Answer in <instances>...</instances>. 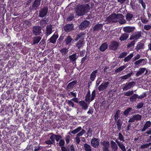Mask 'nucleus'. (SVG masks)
<instances>
[{"label":"nucleus","instance_id":"obj_5","mask_svg":"<svg viewBox=\"0 0 151 151\" xmlns=\"http://www.w3.org/2000/svg\"><path fill=\"white\" fill-rule=\"evenodd\" d=\"M101 145L103 146L102 151H108L109 150L110 144L109 142L108 141H104L100 142Z\"/></svg>","mask_w":151,"mask_h":151},{"label":"nucleus","instance_id":"obj_10","mask_svg":"<svg viewBox=\"0 0 151 151\" xmlns=\"http://www.w3.org/2000/svg\"><path fill=\"white\" fill-rule=\"evenodd\" d=\"M109 83L105 82L102 83L98 87V90L99 91H101L105 89L108 86Z\"/></svg>","mask_w":151,"mask_h":151},{"label":"nucleus","instance_id":"obj_57","mask_svg":"<svg viewBox=\"0 0 151 151\" xmlns=\"http://www.w3.org/2000/svg\"><path fill=\"white\" fill-rule=\"evenodd\" d=\"M144 29L146 30H149L151 28V25H145L144 27Z\"/></svg>","mask_w":151,"mask_h":151},{"label":"nucleus","instance_id":"obj_44","mask_svg":"<svg viewBox=\"0 0 151 151\" xmlns=\"http://www.w3.org/2000/svg\"><path fill=\"white\" fill-rule=\"evenodd\" d=\"M118 146L122 151H126L125 146L123 144L122 142H121Z\"/></svg>","mask_w":151,"mask_h":151},{"label":"nucleus","instance_id":"obj_49","mask_svg":"<svg viewBox=\"0 0 151 151\" xmlns=\"http://www.w3.org/2000/svg\"><path fill=\"white\" fill-rule=\"evenodd\" d=\"M49 135H51L50 137V139L51 140H52V141H53V142H55V134H53L52 133H51L49 134Z\"/></svg>","mask_w":151,"mask_h":151},{"label":"nucleus","instance_id":"obj_64","mask_svg":"<svg viewBox=\"0 0 151 151\" xmlns=\"http://www.w3.org/2000/svg\"><path fill=\"white\" fill-rule=\"evenodd\" d=\"M48 74L49 75L51 76H56L57 75V74H55V73L54 72V71L52 69V70L51 69H50Z\"/></svg>","mask_w":151,"mask_h":151},{"label":"nucleus","instance_id":"obj_45","mask_svg":"<svg viewBox=\"0 0 151 151\" xmlns=\"http://www.w3.org/2000/svg\"><path fill=\"white\" fill-rule=\"evenodd\" d=\"M14 88L16 90L19 91L22 88V86L20 84H16Z\"/></svg>","mask_w":151,"mask_h":151},{"label":"nucleus","instance_id":"obj_1","mask_svg":"<svg viewBox=\"0 0 151 151\" xmlns=\"http://www.w3.org/2000/svg\"><path fill=\"white\" fill-rule=\"evenodd\" d=\"M116 14L115 13L111 14L106 18L107 23H114L117 22Z\"/></svg>","mask_w":151,"mask_h":151},{"label":"nucleus","instance_id":"obj_63","mask_svg":"<svg viewBox=\"0 0 151 151\" xmlns=\"http://www.w3.org/2000/svg\"><path fill=\"white\" fill-rule=\"evenodd\" d=\"M84 35V33L83 32H81V33L78 34L77 35V38L76 39V40H77L80 38Z\"/></svg>","mask_w":151,"mask_h":151},{"label":"nucleus","instance_id":"obj_37","mask_svg":"<svg viewBox=\"0 0 151 151\" xmlns=\"http://www.w3.org/2000/svg\"><path fill=\"white\" fill-rule=\"evenodd\" d=\"M82 129V128L81 127H79L77 128L74 130L71 131V133L73 134H75Z\"/></svg>","mask_w":151,"mask_h":151},{"label":"nucleus","instance_id":"obj_42","mask_svg":"<svg viewBox=\"0 0 151 151\" xmlns=\"http://www.w3.org/2000/svg\"><path fill=\"white\" fill-rule=\"evenodd\" d=\"M118 139L121 141L124 142L125 140L124 139V137L121 132H119L118 134Z\"/></svg>","mask_w":151,"mask_h":151},{"label":"nucleus","instance_id":"obj_3","mask_svg":"<svg viewBox=\"0 0 151 151\" xmlns=\"http://www.w3.org/2000/svg\"><path fill=\"white\" fill-rule=\"evenodd\" d=\"M74 27V25L73 24H68L64 26V29L66 32L68 33L73 30Z\"/></svg>","mask_w":151,"mask_h":151},{"label":"nucleus","instance_id":"obj_53","mask_svg":"<svg viewBox=\"0 0 151 151\" xmlns=\"http://www.w3.org/2000/svg\"><path fill=\"white\" fill-rule=\"evenodd\" d=\"M141 20L142 23L143 24H146L148 22V20L146 18L143 17L141 18Z\"/></svg>","mask_w":151,"mask_h":151},{"label":"nucleus","instance_id":"obj_2","mask_svg":"<svg viewBox=\"0 0 151 151\" xmlns=\"http://www.w3.org/2000/svg\"><path fill=\"white\" fill-rule=\"evenodd\" d=\"M142 37V32L141 31L137 32L135 33H134L130 36L129 40H137Z\"/></svg>","mask_w":151,"mask_h":151},{"label":"nucleus","instance_id":"obj_20","mask_svg":"<svg viewBox=\"0 0 151 151\" xmlns=\"http://www.w3.org/2000/svg\"><path fill=\"white\" fill-rule=\"evenodd\" d=\"M108 45L106 42L103 43L100 47L99 50L101 52L105 51L108 47Z\"/></svg>","mask_w":151,"mask_h":151},{"label":"nucleus","instance_id":"obj_50","mask_svg":"<svg viewBox=\"0 0 151 151\" xmlns=\"http://www.w3.org/2000/svg\"><path fill=\"white\" fill-rule=\"evenodd\" d=\"M95 96L96 91L95 90H94L92 92L91 101H93L94 99Z\"/></svg>","mask_w":151,"mask_h":151},{"label":"nucleus","instance_id":"obj_8","mask_svg":"<svg viewBox=\"0 0 151 151\" xmlns=\"http://www.w3.org/2000/svg\"><path fill=\"white\" fill-rule=\"evenodd\" d=\"M119 46V43L117 41H113L111 43L110 45L109 46L110 49L115 50H116Z\"/></svg>","mask_w":151,"mask_h":151},{"label":"nucleus","instance_id":"obj_59","mask_svg":"<svg viewBox=\"0 0 151 151\" xmlns=\"http://www.w3.org/2000/svg\"><path fill=\"white\" fill-rule=\"evenodd\" d=\"M65 141L67 144H68L71 139V137L69 135H67L65 137Z\"/></svg>","mask_w":151,"mask_h":151},{"label":"nucleus","instance_id":"obj_54","mask_svg":"<svg viewBox=\"0 0 151 151\" xmlns=\"http://www.w3.org/2000/svg\"><path fill=\"white\" fill-rule=\"evenodd\" d=\"M147 96V94L145 93H143L142 94L140 95V96H139L138 95L137 98L138 99H142L144 98Z\"/></svg>","mask_w":151,"mask_h":151},{"label":"nucleus","instance_id":"obj_34","mask_svg":"<svg viewBox=\"0 0 151 151\" xmlns=\"http://www.w3.org/2000/svg\"><path fill=\"white\" fill-rule=\"evenodd\" d=\"M144 46V44L143 43H139L137 45L135 49L138 51L140 49H143V47Z\"/></svg>","mask_w":151,"mask_h":151},{"label":"nucleus","instance_id":"obj_31","mask_svg":"<svg viewBox=\"0 0 151 151\" xmlns=\"http://www.w3.org/2000/svg\"><path fill=\"white\" fill-rule=\"evenodd\" d=\"M138 94H134L129 98V100L131 102L135 101L138 97Z\"/></svg>","mask_w":151,"mask_h":151},{"label":"nucleus","instance_id":"obj_36","mask_svg":"<svg viewBox=\"0 0 151 151\" xmlns=\"http://www.w3.org/2000/svg\"><path fill=\"white\" fill-rule=\"evenodd\" d=\"M132 110V108L129 107L127 108L123 112L125 116H127L129 115V112H130Z\"/></svg>","mask_w":151,"mask_h":151},{"label":"nucleus","instance_id":"obj_13","mask_svg":"<svg viewBox=\"0 0 151 151\" xmlns=\"http://www.w3.org/2000/svg\"><path fill=\"white\" fill-rule=\"evenodd\" d=\"M13 91L12 90H7L6 92V94H5L6 99L7 100L12 99L14 96V93H13Z\"/></svg>","mask_w":151,"mask_h":151},{"label":"nucleus","instance_id":"obj_51","mask_svg":"<svg viewBox=\"0 0 151 151\" xmlns=\"http://www.w3.org/2000/svg\"><path fill=\"white\" fill-rule=\"evenodd\" d=\"M144 104V103L142 102L138 103L136 106L137 108L139 109L141 108L143 106Z\"/></svg>","mask_w":151,"mask_h":151},{"label":"nucleus","instance_id":"obj_48","mask_svg":"<svg viewBox=\"0 0 151 151\" xmlns=\"http://www.w3.org/2000/svg\"><path fill=\"white\" fill-rule=\"evenodd\" d=\"M72 101L71 99L68 100L67 103L69 106L73 107L74 106V103Z\"/></svg>","mask_w":151,"mask_h":151},{"label":"nucleus","instance_id":"obj_11","mask_svg":"<svg viewBox=\"0 0 151 151\" xmlns=\"http://www.w3.org/2000/svg\"><path fill=\"white\" fill-rule=\"evenodd\" d=\"M79 104L80 106L84 110H87L88 107V105L84 100L79 101Z\"/></svg>","mask_w":151,"mask_h":151},{"label":"nucleus","instance_id":"obj_56","mask_svg":"<svg viewBox=\"0 0 151 151\" xmlns=\"http://www.w3.org/2000/svg\"><path fill=\"white\" fill-rule=\"evenodd\" d=\"M151 144V143H149L143 145L141 146L140 148L142 149L148 148Z\"/></svg>","mask_w":151,"mask_h":151},{"label":"nucleus","instance_id":"obj_25","mask_svg":"<svg viewBox=\"0 0 151 151\" xmlns=\"http://www.w3.org/2000/svg\"><path fill=\"white\" fill-rule=\"evenodd\" d=\"M60 51L62 56H65L68 54V49L66 48H63L60 50Z\"/></svg>","mask_w":151,"mask_h":151},{"label":"nucleus","instance_id":"obj_23","mask_svg":"<svg viewBox=\"0 0 151 151\" xmlns=\"http://www.w3.org/2000/svg\"><path fill=\"white\" fill-rule=\"evenodd\" d=\"M135 83L134 82H129L123 88L124 91L127 90L130 88L133 84Z\"/></svg>","mask_w":151,"mask_h":151},{"label":"nucleus","instance_id":"obj_60","mask_svg":"<svg viewBox=\"0 0 151 151\" xmlns=\"http://www.w3.org/2000/svg\"><path fill=\"white\" fill-rule=\"evenodd\" d=\"M135 43V41L134 40L132 41L130 43H129L127 45L128 47H130L134 46Z\"/></svg>","mask_w":151,"mask_h":151},{"label":"nucleus","instance_id":"obj_17","mask_svg":"<svg viewBox=\"0 0 151 151\" xmlns=\"http://www.w3.org/2000/svg\"><path fill=\"white\" fill-rule=\"evenodd\" d=\"M151 125V122L149 121H147L144 126L143 128L141 129V131L143 132L147 129Z\"/></svg>","mask_w":151,"mask_h":151},{"label":"nucleus","instance_id":"obj_4","mask_svg":"<svg viewBox=\"0 0 151 151\" xmlns=\"http://www.w3.org/2000/svg\"><path fill=\"white\" fill-rule=\"evenodd\" d=\"M145 71V75H149L150 74V72L148 70L146 69L145 68H141L139 70L138 72L136 74V76H139L141 75L144 73Z\"/></svg>","mask_w":151,"mask_h":151},{"label":"nucleus","instance_id":"obj_32","mask_svg":"<svg viewBox=\"0 0 151 151\" xmlns=\"http://www.w3.org/2000/svg\"><path fill=\"white\" fill-rule=\"evenodd\" d=\"M133 53L130 54L129 55L124 58V62L129 61L133 56Z\"/></svg>","mask_w":151,"mask_h":151},{"label":"nucleus","instance_id":"obj_22","mask_svg":"<svg viewBox=\"0 0 151 151\" xmlns=\"http://www.w3.org/2000/svg\"><path fill=\"white\" fill-rule=\"evenodd\" d=\"M134 27H124L123 30L124 32L126 33H129L134 31Z\"/></svg>","mask_w":151,"mask_h":151},{"label":"nucleus","instance_id":"obj_30","mask_svg":"<svg viewBox=\"0 0 151 151\" xmlns=\"http://www.w3.org/2000/svg\"><path fill=\"white\" fill-rule=\"evenodd\" d=\"M69 58L70 61L73 62H75L77 59L76 53L73 54L69 56Z\"/></svg>","mask_w":151,"mask_h":151},{"label":"nucleus","instance_id":"obj_19","mask_svg":"<svg viewBox=\"0 0 151 151\" xmlns=\"http://www.w3.org/2000/svg\"><path fill=\"white\" fill-rule=\"evenodd\" d=\"M47 8L46 7H45L42 9L39 13V16L41 17H43L47 14Z\"/></svg>","mask_w":151,"mask_h":151},{"label":"nucleus","instance_id":"obj_46","mask_svg":"<svg viewBox=\"0 0 151 151\" xmlns=\"http://www.w3.org/2000/svg\"><path fill=\"white\" fill-rule=\"evenodd\" d=\"M139 3L141 4L142 6L143 9H146V5L145 3L144 2L143 0H139L138 1Z\"/></svg>","mask_w":151,"mask_h":151},{"label":"nucleus","instance_id":"obj_9","mask_svg":"<svg viewBox=\"0 0 151 151\" xmlns=\"http://www.w3.org/2000/svg\"><path fill=\"white\" fill-rule=\"evenodd\" d=\"M41 27L39 26H33L32 28L33 33L35 35H39L41 32Z\"/></svg>","mask_w":151,"mask_h":151},{"label":"nucleus","instance_id":"obj_15","mask_svg":"<svg viewBox=\"0 0 151 151\" xmlns=\"http://www.w3.org/2000/svg\"><path fill=\"white\" fill-rule=\"evenodd\" d=\"M116 15L117 21L119 19L120 20L119 22L120 23L123 24L126 22L125 20L124 19V16L122 14H116Z\"/></svg>","mask_w":151,"mask_h":151},{"label":"nucleus","instance_id":"obj_24","mask_svg":"<svg viewBox=\"0 0 151 151\" xmlns=\"http://www.w3.org/2000/svg\"><path fill=\"white\" fill-rule=\"evenodd\" d=\"M91 93L90 90H89L85 96V101L86 102L90 103L91 101Z\"/></svg>","mask_w":151,"mask_h":151},{"label":"nucleus","instance_id":"obj_58","mask_svg":"<svg viewBox=\"0 0 151 151\" xmlns=\"http://www.w3.org/2000/svg\"><path fill=\"white\" fill-rule=\"evenodd\" d=\"M65 142L64 140L61 139H60V142L59 143V146L60 147H63L65 145Z\"/></svg>","mask_w":151,"mask_h":151},{"label":"nucleus","instance_id":"obj_26","mask_svg":"<svg viewBox=\"0 0 151 151\" xmlns=\"http://www.w3.org/2000/svg\"><path fill=\"white\" fill-rule=\"evenodd\" d=\"M129 35L126 33L122 34L119 38L121 41H124L126 40L128 37Z\"/></svg>","mask_w":151,"mask_h":151},{"label":"nucleus","instance_id":"obj_33","mask_svg":"<svg viewBox=\"0 0 151 151\" xmlns=\"http://www.w3.org/2000/svg\"><path fill=\"white\" fill-rule=\"evenodd\" d=\"M126 66L124 65L120 67L119 68L115 70L114 72L116 73H117L122 71L126 68Z\"/></svg>","mask_w":151,"mask_h":151},{"label":"nucleus","instance_id":"obj_40","mask_svg":"<svg viewBox=\"0 0 151 151\" xmlns=\"http://www.w3.org/2000/svg\"><path fill=\"white\" fill-rule=\"evenodd\" d=\"M72 40V39L71 36H68L65 40L66 44L67 45L70 43Z\"/></svg>","mask_w":151,"mask_h":151},{"label":"nucleus","instance_id":"obj_28","mask_svg":"<svg viewBox=\"0 0 151 151\" xmlns=\"http://www.w3.org/2000/svg\"><path fill=\"white\" fill-rule=\"evenodd\" d=\"M41 37L39 36H35L33 38V42L32 45L37 44L41 39Z\"/></svg>","mask_w":151,"mask_h":151},{"label":"nucleus","instance_id":"obj_43","mask_svg":"<svg viewBox=\"0 0 151 151\" xmlns=\"http://www.w3.org/2000/svg\"><path fill=\"white\" fill-rule=\"evenodd\" d=\"M144 59H141L139 60H137L134 63V65H135V66H136L137 67L138 66H139V64L141 63H142V62L143 61H144Z\"/></svg>","mask_w":151,"mask_h":151},{"label":"nucleus","instance_id":"obj_52","mask_svg":"<svg viewBox=\"0 0 151 151\" xmlns=\"http://www.w3.org/2000/svg\"><path fill=\"white\" fill-rule=\"evenodd\" d=\"M86 132L85 130L83 129L77 134V136L80 137L82 136L83 134L85 133Z\"/></svg>","mask_w":151,"mask_h":151},{"label":"nucleus","instance_id":"obj_39","mask_svg":"<svg viewBox=\"0 0 151 151\" xmlns=\"http://www.w3.org/2000/svg\"><path fill=\"white\" fill-rule=\"evenodd\" d=\"M84 147L85 151H91V149L90 145L85 144L84 145Z\"/></svg>","mask_w":151,"mask_h":151},{"label":"nucleus","instance_id":"obj_61","mask_svg":"<svg viewBox=\"0 0 151 151\" xmlns=\"http://www.w3.org/2000/svg\"><path fill=\"white\" fill-rule=\"evenodd\" d=\"M74 18V15L73 14L71 15L67 18V21L68 22L71 21Z\"/></svg>","mask_w":151,"mask_h":151},{"label":"nucleus","instance_id":"obj_14","mask_svg":"<svg viewBox=\"0 0 151 151\" xmlns=\"http://www.w3.org/2000/svg\"><path fill=\"white\" fill-rule=\"evenodd\" d=\"M41 0H35L33 3L32 8L33 9L36 10L39 8L41 3Z\"/></svg>","mask_w":151,"mask_h":151},{"label":"nucleus","instance_id":"obj_47","mask_svg":"<svg viewBox=\"0 0 151 151\" xmlns=\"http://www.w3.org/2000/svg\"><path fill=\"white\" fill-rule=\"evenodd\" d=\"M133 93V90L130 91H129L124 93V95L127 96H130L132 95Z\"/></svg>","mask_w":151,"mask_h":151},{"label":"nucleus","instance_id":"obj_55","mask_svg":"<svg viewBox=\"0 0 151 151\" xmlns=\"http://www.w3.org/2000/svg\"><path fill=\"white\" fill-rule=\"evenodd\" d=\"M127 54V53L126 52H123L121 53L120 55V56L119 57V58H123L125 57Z\"/></svg>","mask_w":151,"mask_h":151},{"label":"nucleus","instance_id":"obj_29","mask_svg":"<svg viewBox=\"0 0 151 151\" xmlns=\"http://www.w3.org/2000/svg\"><path fill=\"white\" fill-rule=\"evenodd\" d=\"M83 44V40H80L76 44V47L77 48V49H79L82 47Z\"/></svg>","mask_w":151,"mask_h":151},{"label":"nucleus","instance_id":"obj_12","mask_svg":"<svg viewBox=\"0 0 151 151\" xmlns=\"http://www.w3.org/2000/svg\"><path fill=\"white\" fill-rule=\"evenodd\" d=\"M78 83L77 81H73L69 83L66 87V89L67 90H70L74 88L75 85Z\"/></svg>","mask_w":151,"mask_h":151},{"label":"nucleus","instance_id":"obj_6","mask_svg":"<svg viewBox=\"0 0 151 151\" xmlns=\"http://www.w3.org/2000/svg\"><path fill=\"white\" fill-rule=\"evenodd\" d=\"M89 24L90 23L88 21L85 20L80 24L79 27V28L81 30L85 29L88 26Z\"/></svg>","mask_w":151,"mask_h":151},{"label":"nucleus","instance_id":"obj_35","mask_svg":"<svg viewBox=\"0 0 151 151\" xmlns=\"http://www.w3.org/2000/svg\"><path fill=\"white\" fill-rule=\"evenodd\" d=\"M46 18L41 19L40 21V24L43 27H44L47 24Z\"/></svg>","mask_w":151,"mask_h":151},{"label":"nucleus","instance_id":"obj_7","mask_svg":"<svg viewBox=\"0 0 151 151\" xmlns=\"http://www.w3.org/2000/svg\"><path fill=\"white\" fill-rule=\"evenodd\" d=\"M91 146L95 148L98 147L99 145V139L95 137L91 139Z\"/></svg>","mask_w":151,"mask_h":151},{"label":"nucleus","instance_id":"obj_21","mask_svg":"<svg viewBox=\"0 0 151 151\" xmlns=\"http://www.w3.org/2000/svg\"><path fill=\"white\" fill-rule=\"evenodd\" d=\"M58 35L54 34L50 38L49 40L50 42L54 44L56 41V40L58 38Z\"/></svg>","mask_w":151,"mask_h":151},{"label":"nucleus","instance_id":"obj_38","mask_svg":"<svg viewBox=\"0 0 151 151\" xmlns=\"http://www.w3.org/2000/svg\"><path fill=\"white\" fill-rule=\"evenodd\" d=\"M133 14L130 13H128L126 15V19L127 21H129L131 20L133 17Z\"/></svg>","mask_w":151,"mask_h":151},{"label":"nucleus","instance_id":"obj_27","mask_svg":"<svg viewBox=\"0 0 151 151\" xmlns=\"http://www.w3.org/2000/svg\"><path fill=\"white\" fill-rule=\"evenodd\" d=\"M122 121L120 119H118L116 122V125L118 130L120 131L122 129Z\"/></svg>","mask_w":151,"mask_h":151},{"label":"nucleus","instance_id":"obj_18","mask_svg":"<svg viewBox=\"0 0 151 151\" xmlns=\"http://www.w3.org/2000/svg\"><path fill=\"white\" fill-rule=\"evenodd\" d=\"M111 147L113 151H117L118 150V146L116 143L113 140H111L110 142Z\"/></svg>","mask_w":151,"mask_h":151},{"label":"nucleus","instance_id":"obj_41","mask_svg":"<svg viewBox=\"0 0 151 151\" xmlns=\"http://www.w3.org/2000/svg\"><path fill=\"white\" fill-rule=\"evenodd\" d=\"M133 116L135 121H139L141 120L142 117V116L139 114L133 115Z\"/></svg>","mask_w":151,"mask_h":151},{"label":"nucleus","instance_id":"obj_16","mask_svg":"<svg viewBox=\"0 0 151 151\" xmlns=\"http://www.w3.org/2000/svg\"><path fill=\"white\" fill-rule=\"evenodd\" d=\"M103 27V24H97L94 26L93 29V32H95L98 31L100 29H102Z\"/></svg>","mask_w":151,"mask_h":151},{"label":"nucleus","instance_id":"obj_62","mask_svg":"<svg viewBox=\"0 0 151 151\" xmlns=\"http://www.w3.org/2000/svg\"><path fill=\"white\" fill-rule=\"evenodd\" d=\"M140 57V55L139 54H137L132 58V60L133 61H136L139 59Z\"/></svg>","mask_w":151,"mask_h":151}]
</instances>
